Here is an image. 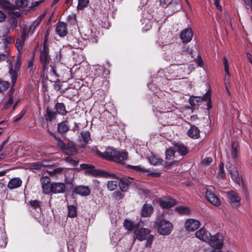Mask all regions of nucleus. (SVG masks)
Masks as SVG:
<instances>
[{
  "mask_svg": "<svg viewBox=\"0 0 252 252\" xmlns=\"http://www.w3.org/2000/svg\"><path fill=\"white\" fill-rule=\"evenodd\" d=\"M127 230L133 231L135 238L140 241L147 240L144 247L151 248L154 236L151 234L150 229L141 227L140 223L134 224L132 221L127 219Z\"/></svg>",
  "mask_w": 252,
  "mask_h": 252,
  "instance_id": "1",
  "label": "nucleus"
},
{
  "mask_svg": "<svg viewBox=\"0 0 252 252\" xmlns=\"http://www.w3.org/2000/svg\"><path fill=\"white\" fill-rule=\"evenodd\" d=\"M6 62L7 63L8 73L10 77L12 87L13 88L17 81L18 72L20 70L21 65V59L19 56L17 57L14 65L13 64L12 62L10 59H7Z\"/></svg>",
  "mask_w": 252,
  "mask_h": 252,
  "instance_id": "2",
  "label": "nucleus"
},
{
  "mask_svg": "<svg viewBox=\"0 0 252 252\" xmlns=\"http://www.w3.org/2000/svg\"><path fill=\"white\" fill-rule=\"evenodd\" d=\"M108 176L112 177L117 180L108 181L107 184V188L109 190L112 191L117 189L118 186L120 187V189L122 192L126 191V178L117 177L114 174H109L105 172Z\"/></svg>",
  "mask_w": 252,
  "mask_h": 252,
  "instance_id": "3",
  "label": "nucleus"
},
{
  "mask_svg": "<svg viewBox=\"0 0 252 252\" xmlns=\"http://www.w3.org/2000/svg\"><path fill=\"white\" fill-rule=\"evenodd\" d=\"M226 151L227 158L225 165L226 168L227 169L228 172L229 173L230 177L233 181L235 183L239 184L240 182V178L239 177L237 168L234 164L230 163L229 155L228 151Z\"/></svg>",
  "mask_w": 252,
  "mask_h": 252,
  "instance_id": "4",
  "label": "nucleus"
},
{
  "mask_svg": "<svg viewBox=\"0 0 252 252\" xmlns=\"http://www.w3.org/2000/svg\"><path fill=\"white\" fill-rule=\"evenodd\" d=\"M94 151L95 153L102 159H106L110 161L116 159L114 155L117 154L116 149L108 147L106 148L105 151L104 152H101L96 148H95Z\"/></svg>",
  "mask_w": 252,
  "mask_h": 252,
  "instance_id": "5",
  "label": "nucleus"
},
{
  "mask_svg": "<svg viewBox=\"0 0 252 252\" xmlns=\"http://www.w3.org/2000/svg\"><path fill=\"white\" fill-rule=\"evenodd\" d=\"M173 229V225L169 221L165 220H161L157 225V231L162 235H168Z\"/></svg>",
  "mask_w": 252,
  "mask_h": 252,
  "instance_id": "6",
  "label": "nucleus"
},
{
  "mask_svg": "<svg viewBox=\"0 0 252 252\" xmlns=\"http://www.w3.org/2000/svg\"><path fill=\"white\" fill-rule=\"evenodd\" d=\"M49 49L46 45V41H44L43 45V49L40 51V61L43 66L44 70L47 69V65L50 62V57L49 55Z\"/></svg>",
  "mask_w": 252,
  "mask_h": 252,
  "instance_id": "7",
  "label": "nucleus"
},
{
  "mask_svg": "<svg viewBox=\"0 0 252 252\" xmlns=\"http://www.w3.org/2000/svg\"><path fill=\"white\" fill-rule=\"evenodd\" d=\"M228 202L232 206L237 208L241 205V198L238 192L234 190H229L226 192Z\"/></svg>",
  "mask_w": 252,
  "mask_h": 252,
  "instance_id": "8",
  "label": "nucleus"
},
{
  "mask_svg": "<svg viewBox=\"0 0 252 252\" xmlns=\"http://www.w3.org/2000/svg\"><path fill=\"white\" fill-rule=\"evenodd\" d=\"M209 240L207 242H208L210 245L214 249H220L223 245V238L222 235L220 233H217L213 236L210 235Z\"/></svg>",
  "mask_w": 252,
  "mask_h": 252,
  "instance_id": "9",
  "label": "nucleus"
},
{
  "mask_svg": "<svg viewBox=\"0 0 252 252\" xmlns=\"http://www.w3.org/2000/svg\"><path fill=\"white\" fill-rule=\"evenodd\" d=\"M55 33L61 38H63L68 34L67 25L63 22L58 21L55 25Z\"/></svg>",
  "mask_w": 252,
  "mask_h": 252,
  "instance_id": "10",
  "label": "nucleus"
},
{
  "mask_svg": "<svg viewBox=\"0 0 252 252\" xmlns=\"http://www.w3.org/2000/svg\"><path fill=\"white\" fill-rule=\"evenodd\" d=\"M193 35L191 28H188L184 29L180 34V37L183 43H189L192 39Z\"/></svg>",
  "mask_w": 252,
  "mask_h": 252,
  "instance_id": "11",
  "label": "nucleus"
},
{
  "mask_svg": "<svg viewBox=\"0 0 252 252\" xmlns=\"http://www.w3.org/2000/svg\"><path fill=\"white\" fill-rule=\"evenodd\" d=\"M199 220L194 219H188L185 223V228L188 231H194L200 226Z\"/></svg>",
  "mask_w": 252,
  "mask_h": 252,
  "instance_id": "12",
  "label": "nucleus"
},
{
  "mask_svg": "<svg viewBox=\"0 0 252 252\" xmlns=\"http://www.w3.org/2000/svg\"><path fill=\"white\" fill-rule=\"evenodd\" d=\"M98 34L99 32L96 29H89L86 31L85 36L86 37V39L90 42L96 43L98 41Z\"/></svg>",
  "mask_w": 252,
  "mask_h": 252,
  "instance_id": "13",
  "label": "nucleus"
},
{
  "mask_svg": "<svg viewBox=\"0 0 252 252\" xmlns=\"http://www.w3.org/2000/svg\"><path fill=\"white\" fill-rule=\"evenodd\" d=\"M158 202L161 208L166 209H170L177 204L175 199L169 197L165 200L160 199L158 201Z\"/></svg>",
  "mask_w": 252,
  "mask_h": 252,
  "instance_id": "14",
  "label": "nucleus"
},
{
  "mask_svg": "<svg viewBox=\"0 0 252 252\" xmlns=\"http://www.w3.org/2000/svg\"><path fill=\"white\" fill-rule=\"evenodd\" d=\"M43 191L45 194L52 192V184L50 183V179L46 177H42L40 179Z\"/></svg>",
  "mask_w": 252,
  "mask_h": 252,
  "instance_id": "15",
  "label": "nucleus"
},
{
  "mask_svg": "<svg viewBox=\"0 0 252 252\" xmlns=\"http://www.w3.org/2000/svg\"><path fill=\"white\" fill-rule=\"evenodd\" d=\"M73 192L81 196H87L90 194L91 190L88 186L80 185L74 187Z\"/></svg>",
  "mask_w": 252,
  "mask_h": 252,
  "instance_id": "16",
  "label": "nucleus"
},
{
  "mask_svg": "<svg viewBox=\"0 0 252 252\" xmlns=\"http://www.w3.org/2000/svg\"><path fill=\"white\" fill-rule=\"evenodd\" d=\"M211 234L204 228L202 227L196 232L195 236L200 240L207 242L209 240Z\"/></svg>",
  "mask_w": 252,
  "mask_h": 252,
  "instance_id": "17",
  "label": "nucleus"
},
{
  "mask_svg": "<svg viewBox=\"0 0 252 252\" xmlns=\"http://www.w3.org/2000/svg\"><path fill=\"white\" fill-rule=\"evenodd\" d=\"M115 160H112L117 164L123 165L125 164V160H126V152L125 150H118L117 149V154H115Z\"/></svg>",
  "mask_w": 252,
  "mask_h": 252,
  "instance_id": "18",
  "label": "nucleus"
},
{
  "mask_svg": "<svg viewBox=\"0 0 252 252\" xmlns=\"http://www.w3.org/2000/svg\"><path fill=\"white\" fill-rule=\"evenodd\" d=\"M239 144L237 141H232L231 144L230 155L231 158L234 160V162H236L238 160L237 158L239 152Z\"/></svg>",
  "mask_w": 252,
  "mask_h": 252,
  "instance_id": "19",
  "label": "nucleus"
},
{
  "mask_svg": "<svg viewBox=\"0 0 252 252\" xmlns=\"http://www.w3.org/2000/svg\"><path fill=\"white\" fill-rule=\"evenodd\" d=\"M63 152L67 155H75L78 153V149L74 143L68 142L64 148Z\"/></svg>",
  "mask_w": 252,
  "mask_h": 252,
  "instance_id": "20",
  "label": "nucleus"
},
{
  "mask_svg": "<svg viewBox=\"0 0 252 252\" xmlns=\"http://www.w3.org/2000/svg\"><path fill=\"white\" fill-rule=\"evenodd\" d=\"M153 212V206L150 204L145 203L142 206L141 215L143 217H149Z\"/></svg>",
  "mask_w": 252,
  "mask_h": 252,
  "instance_id": "21",
  "label": "nucleus"
},
{
  "mask_svg": "<svg viewBox=\"0 0 252 252\" xmlns=\"http://www.w3.org/2000/svg\"><path fill=\"white\" fill-rule=\"evenodd\" d=\"M167 6L170 9L172 12L175 13L179 11L182 8V5L180 0H172L169 2Z\"/></svg>",
  "mask_w": 252,
  "mask_h": 252,
  "instance_id": "22",
  "label": "nucleus"
},
{
  "mask_svg": "<svg viewBox=\"0 0 252 252\" xmlns=\"http://www.w3.org/2000/svg\"><path fill=\"white\" fill-rule=\"evenodd\" d=\"M174 148L175 150L178 152L181 156H186L189 153V149L188 147L182 143L177 142L175 144Z\"/></svg>",
  "mask_w": 252,
  "mask_h": 252,
  "instance_id": "23",
  "label": "nucleus"
},
{
  "mask_svg": "<svg viewBox=\"0 0 252 252\" xmlns=\"http://www.w3.org/2000/svg\"><path fill=\"white\" fill-rule=\"evenodd\" d=\"M22 184V181L19 177L12 178L8 182L7 187L10 189H14L19 188Z\"/></svg>",
  "mask_w": 252,
  "mask_h": 252,
  "instance_id": "24",
  "label": "nucleus"
},
{
  "mask_svg": "<svg viewBox=\"0 0 252 252\" xmlns=\"http://www.w3.org/2000/svg\"><path fill=\"white\" fill-rule=\"evenodd\" d=\"M69 130L67 118L59 123L57 126V130L60 133H65Z\"/></svg>",
  "mask_w": 252,
  "mask_h": 252,
  "instance_id": "25",
  "label": "nucleus"
},
{
  "mask_svg": "<svg viewBox=\"0 0 252 252\" xmlns=\"http://www.w3.org/2000/svg\"><path fill=\"white\" fill-rule=\"evenodd\" d=\"M65 186L62 183H54L52 184V192L53 193H61L65 192Z\"/></svg>",
  "mask_w": 252,
  "mask_h": 252,
  "instance_id": "26",
  "label": "nucleus"
},
{
  "mask_svg": "<svg viewBox=\"0 0 252 252\" xmlns=\"http://www.w3.org/2000/svg\"><path fill=\"white\" fill-rule=\"evenodd\" d=\"M200 130L195 126H191L188 131V135L192 139H196L200 136Z\"/></svg>",
  "mask_w": 252,
  "mask_h": 252,
  "instance_id": "27",
  "label": "nucleus"
},
{
  "mask_svg": "<svg viewBox=\"0 0 252 252\" xmlns=\"http://www.w3.org/2000/svg\"><path fill=\"white\" fill-rule=\"evenodd\" d=\"M80 168L81 169L85 170L87 172H90L94 175H99L101 174V172H103L95 170L94 167L93 165L89 164H81Z\"/></svg>",
  "mask_w": 252,
  "mask_h": 252,
  "instance_id": "28",
  "label": "nucleus"
},
{
  "mask_svg": "<svg viewBox=\"0 0 252 252\" xmlns=\"http://www.w3.org/2000/svg\"><path fill=\"white\" fill-rule=\"evenodd\" d=\"M201 97V102L202 101L207 102V110H210L212 107V101H211V91L210 90L207 92Z\"/></svg>",
  "mask_w": 252,
  "mask_h": 252,
  "instance_id": "29",
  "label": "nucleus"
},
{
  "mask_svg": "<svg viewBox=\"0 0 252 252\" xmlns=\"http://www.w3.org/2000/svg\"><path fill=\"white\" fill-rule=\"evenodd\" d=\"M55 109H56V113L62 116H65L67 113L65 109V105L63 102H57L56 103Z\"/></svg>",
  "mask_w": 252,
  "mask_h": 252,
  "instance_id": "30",
  "label": "nucleus"
},
{
  "mask_svg": "<svg viewBox=\"0 0 252 252\" xmlns=\"http://www.w3.org/2000/svg\"><path fill=\"white\" fill-rule=\"evenodd\" d=\"M175 211L181 215L189 216L191 214L190 209L189 207L185 206H179L175 208Z\"/></svg>",
  "mask_w": 252,
  "mask_h": 252,
  "instance_id": "31",
  "label": "nucleus"
},
{
  "mask_svg": "<svg viewBox=\"0 0 252 252\" xmlns=\"http://www.w3.org/2000/svg\"><path fill=\"white\" fill-rule=\"evenodd\" d=\"M57 117L56 112L50 110L48 107L46 109V113L44 115V118L46 121L51 122L56 119Z\"/></svg>",
  "mask_w": 252,
  "mask_h": 252,
  "instance_id": "32",
  "label": "nucleus"
},
{
  "mask_svg": "<svg viewBox=\"0 0 252 252\" xmlns=\"http://www.w3.org/2000/svg\"><path fill=\"white\" fill-rule=\"evenodd\" d=\"M28 204L31 211L34 210H35L37 213H39V211H40V202L39 201L37 200H31L29 201Z\"/></svg>",
  "mask_w": 252,
  "mask_h": 252,
  "instance_id": "33",
  "label": "nucleus"
},
{
  "mask_svg": "<svg viewBox=\"0 0 252 252\" xmlns=\"http://www.w3.org/2000/svg\"><path fill=\"white\" fill-rule=\"evenodd\" d=\"M181 52L183 55L190 56L191 58L193 57L192 49V48H190L189 46L187 45V43H185L182 46L181 48Z\"/></svg>",
  "mask_w": 252,
  "mask_h": 252,
  "instance_id": "34",
  "label": "nucleus"
},
{
  "mask_svg": "<svg viewBox=\"0 0 252 252\" xmlns=\"http://www.w3.org/2000/svg\"><path fill=\"white\" fill-rule=\"evenodd\" d=\"M110 236L111 242L113 246L116 245L121 239V237L118 232H111Z\"/></svg>",
  "mask_w": 252,
  "mask_h": 252,
  "instance_id": "35",
  "label": "nucleus"
},
{
  "mask_svg": "<svg viewBox=\"0 0 252 252\" xmlns=\"http://www.w3.org/2000/svg\"><path fill=\"white\" fill-rule=\"evenodd\" d=\"M189 102L192 106H199L202 103L201 97L194 96H191Z\"/></svg>",
  "mask_w": 252,
  "mask_h": 252,
  "instance_id": "36",
  "label": "nucleus"
},
{
  "mask_svg": "<svg viewBox=\"0 0 252 252\" xmlns=\"http://www.w3.org/2000/svg\"><path fill=\"white\" fill-rule=\"evenodd\" d=\"M206 198L211 204L215 206H219L220 205V199L216 194H214V195L209 196Z\"/></svg>",
  "mask_w": 252,
  "mask_h": 252,
  "instance_id": "37",
  "label": "nucleus"
},
{
  "mask_svg": "<svg viewBox=\"0 0 252 252\" xmlns=\"http://www.w3.org/2000/svg\"><path fill=\"white\" fill-rule=\"evenodd\" d=\"M219 171L218 173V177L221 180L224 179L226 177V174L224 170V163L220 162L219 164Z\"/></svg>",
  "mask_w": 252,
  "mask_h": 252,
  "instance_id": "38",
  "label": "nucleus"
},
{
  "mask_svg": "<svg viewBox=\"0 0 252 252\" xmlns=\"http://www.w3.org/2000/svg\"><path fill=\"white\" fill-rule=\"evenodd\" d=\"M205 196L206 197H209V196L214 195L215 194V188L213 186L206 185L205 188Z\"/></svg>",
  "mask_w": 252,
  "mask_h": 252,
  "instance_id": "39",
  "label": "nucleus"
},
{
  "mask_svg": "<svg viewBox=\"0 0 252 252\" xmlns=\"http://www.w3.org/2000/svg\"><path fill=\"white\" fill-rule=\"evenodd\" d=\"M95 71L99 72L98 73V74H97V73H94V75L96 76V77L93 80V84L94 86H96V84L97 83H99L100 82H103V78L102 77H99L100 76V74L102 72V69L99 68L98 70L97 69H96Z\"/></svg>",
  "mask_w": 252,
  "mask_h": 252,
  "instance_id": "40",
  "label": "nucleus"
},
{
  "mask_svg": "<svg viewBox=\"0 0 252 252\" xmlns=\"http://www.w3.org/2000/svg\"><path fill=\"white\" fill-rule=\"evenodd\" d=\"M68 216L70 218H74L77 215L76 207L74 205H68Z\"/></svg>",
  "mask_w": 252,
  "mask_h": 252,
  "instance_id": "41",
  "label": "nucleus"
},
{
  "mask_svg": "<svg viewBox=\"0 0 252 252\" xmlns=\"http://www.w3.org/2000/svg\"><path fill=\"white\" fill-rule=\"evenodd\" d=\"M0 6L3 9L7 10L13 9V5L7 0H0Z\"/></svg>",
  "mask_w": 252,
  "mask_h": 252,
  "instance_id": "42",
  "label": "nucleus"
},
{
  "mask_svg": "<svg viewBox=\"0 0 252 252\" xmlns=\"http://www.w3.org/2000/svg\"><path fill=\"white\" fill-rule=\"evenodd\" d=\"M149 161L151 164L154 165H158L160 163L163 161L162 159L158 158L155 156H151L149 158Z\"/></svg>",
  "mask_w": 252,
  "mask_h": 252,
  "instance_id": "43",
  "label": "nucleus"
},
{
  "mask_svg": "<svg viewBox=\"0 0 252 252\" xmlns=\"http://www.w3.org/2000/svg\"><path fill=\"white\" fill-rule=\"evenodd\" d=\"M89 0H78L77 9L83 10L88 6Z\"/></svg>",
  "mask_w": 252,
  "mask_h": 252,
  "instance_id": "44",
  "label": "nucleus"
},
{
  "mask_svg": "<svg viewBox=\"0 0 252 252\" xmlns=\"http://www.w3.org/2000/svg\"><path fill=\"white\" fill-rule=\"evenodd\" d=\"M175 150L174 149H172L170 148L167 149L165 151V158L167 160L171 159L173 157H174V155L175 154Z\"/></svg>",
  "mask_w": 252,
  "mask_h": 252,
  "instance_id": "45",
  "label": "nucleus"
},
{
  "mask_svg": "<svg viewBox=\"0 0 252 252\" xmlns=\"http://www.w3.org/2000/svg\"><path fill=\"white\" fill-rule=\"evenodd\" d=\"M80 134L85 142L88 143L91 140L90 133L89 131H82Z\"/></svg>",
  "mask_w": 252,
  "mask_h": 252,
  "instance_id": "46",
  "label": "nucleus"
},
{
  "mask_svg": "<svg viewBox=\"0 0 252 252\" xmlns=\"http://www.w3.org/2000/svg\"><path fill=\"white\" fill-rule=\"evenodd\" d=\"M10 86V83L0 79V92H3L7 90Z\"/></svg>",
  "mask_w": 252,
  "mask_h": 252,
  "instance_id": "47",
  "label": "nucleus"
},
{
  "mask_svg": "<svg viewBox=\"0 0 252 252\" xmlns=\"http://www.w3.org/2000/svg\"><path fill=\"white\" fill-rule=\"evenodd\" d=\"M15 5L17 9L24 8L27 6L28 1L27 0H17L15 2Z\"/></svg>",
  "mask_w": 252,
  "mask_h": 252,
  "instance_id": "48",
  "label": "nucleus"
},
{
  "mask_svg": "<svg viewBox=\"0 0 252 252\" xmlns=\"http://www.w3.org/2000/svg\"><path fill=\"white\" fill-rule=\"evenodd\" d=\"M39 23L38 21H34L31 24L29 29L28 35H31L34 32Z\"/></svg>",
  "mask_w": 252,
  "mask_h": 252,
  "instance_id": "49",
  "label": "nucleus"
},
{
  "mask_svg": "<svg viewBox=\"0 0 252 252\" xmlns=\"http://www.w3.org/2000/svg\"><path fill=\"white\" fill-rule=\"evenodd\" d=\"M127 168L132 169L138 171L147 172L148 169L145 168L141 166H133L129 164H127Z\"/></svg>",
  "mask_w": 252,
  "mask_h": 252,
  "instance_id": "50",
  "label": "nucleus"
},
{
  "mask_svg": "<svg viewBox=\"0 0 252 252\" xmlns=\"http://www.w3.org/2000/svg\"><path fill=\"white\" fill-rule=\"evenodd\" d=\"M25 42L21 39L17 38L15 41V45L19 52L23 49V45Z\"/></svg>",
  "mask_w": 252,
  "mask_h": 252,
  "instance_id": "51",
  "label": "nucleus"
},
{
  "mask_svg": "<svg viewBox=\"0 0 252 252\" xmlns=\"http://www.w3.org/2000/svg\"><path fill=\"white\" fill-rule=\"evenodd\" d=\"M223 64L224 65V69L225 73L228 77L230 76V73L229 70L228 63L225 57H223Z\"/></svg>",
  "mask_w": 252,
  "mask_h": 252,
  "instance_id": "52",
  "label": "nucleus"
},
{
  "mask_svg": "<svg viewBox=\"0 0 252 252\" xmlns=\"http://www.w3.org/2000/svg\"><path fill=\"white\" fill-rule=\"evenodd\" d=\"M65 160L69 163H70L72 165L75 166L78 165V161L73 159L71 157L68 156L65 158Z\"/></svg>",
  "mask_w": 252,
  "mask_h": 252,
  "instance_id": "53",
  "label": "nucleus"
},
{
  "mask_svg": "<svg viewBox=\"0 0 252 252\" xmlns=\"http://www.w3.org/2000/svg\"><path fill=\"white\" fill-rule=\"evenodd\" d=\"M55 138L57 141L58 146L63 152L64 148H65L66 144H65L60 138L56 136H55Z\"/></svg>",
  "mask_w": 252,
  "mask_h": 252,
  "instance_id": "54",
  "label": "nucleus"
},
{
  "mask_svg": "<svg viewBox=\"0 0 252 252\" xmlns=\"http://www.w3.org/2000/svg\"><path fill=\"white\" fill-rule=\"evenodd\" d=\"M25 110H22L15 117L13 121L15 123H17L20 120H21L26 113Z\"/></svg>",
  "mask_w": 252,
  "mask_h": 252,
  "instance_id": "55",
  "label": "nucleus"
},
{
  "mask_svg": "<svg viewBox=\"0 0 252 252\" xmlns=\"http://www.w3.org/2000/svg\"><path fill=\"white\" fill-rule=\"evenodd\" d=\"M2 42H3V44L4 48L5 51L6 52V51H7V52H9V45L10 44V42L9 41V39L7 38H4V39H2Z\"/></svg>",
  "mask_w": 252,
  "mask_h": 252,
  "instance_id": "56",
  "label": "nucleus"
},
{
  "mask_svg": "<svg viewBox=\"0 0 252 252\" xmlns=\"http://www.w3.org/2000/svg\"><path fill=\"white\" fill-rule=\"evenodd\" d=\"M7 239L5 238V234H1V236L0 237V246L5 247L7 245Z\"/></svg>",
  "mask_w": 252,
  "mask_h": 252,
  "instance_id": "57",
  "label": "nucleus"
},
{
  "mask_svg": "<svg viewBox=\"0 0 252 252\" xmlns=\"http://www.w3.org/2000/svg\"><path fill=\"white\" fill-rule=\"evenodd\" d=\"M9 56V52L7 51H5V53L0 54V62L5 61Z\"/></svg>",
  "mask_w": 252,
  "mask_h": 252,
  "instance_id": "58",
  "label": "nucleus"
},
{
  "mask_svg": "<svg viewBox=\"0 0 252 252\" xmlns=\"http://www.w3.org/2000/svg\"><path fill=\"white\" fill-rule=\"evenodd\" d=\"M54 89L57 91H59L61 89L62 85L60 84V82L59 80L56 81L55 82V83L53 85Z\"/></svg>",
  "mask_w": 252,
  "mask_h": 252,
  "instance_id": "59",
  "label": "nucleus"
},
{
  "mask_svg": "<svg viewBox=\"0 0 252 252\" xmlns=\"http://www.w3.org/2000/svg\"><path fill=\"white\" fill-rule=\"evenodd\" d=\"M148 176H152L153 177H159L161 176V173L160 172H151L147 174Z\"/></svg>",
  "mask_w": 252,
  "mask_h": 252,
  "instance_id": "60",
  "label": "nucleus"
},
{
  "mask_svg": "<svg viewBox=\"0 0 252 252\" xmlns=\"http://www.w3.org/2000/svg\"><path fill=\"white\" fill-rule=\"evenodd\" d=\"M6 18V14L1 11H0V23L3 22Z\"/></svg>",
  "mask_w": 252,
  "mask_h": 252,
  "instance_id": "61",
  "label": "nucleus"
},
{
  "mask_svg": "<svg viewBox=\"0 0 252 252\" xmlns=\"http://www.w3.org/2000/svg\"><path fill=\"white\" fill-rule=\"evenodd\" d=\"M71 130L73 131H77L78 132L79 131L80 128H79V124L77 123L76 122H74V126Z\"/></svg>",
  "mask_w": 252,
  "mask_h": 252,
  "instance_id": "62",
  "label": "nucleus"
},
{
  "mask_svg": "<svg viewBox=\"0 0 252 252\" xmlns=\"http://www.w3.org/2000/svg\"><path fill=\"white\" fill-rule=\"evenodd\" d=\"M212 158L211 157H206L204 159V162L205 164L208 165L212 161Z\"/></svg>",
  "mask_w": 252,
  "mask_h": 252,
  "instance_id": "63",
  "label": "nucleus"
},
{
  "mask_svg": "<svg viewBox=\"0 0 252 252\" xmlns=\"http://www.w3.org/2000/svg\"><path fill=\"white\" fill-rule=\"evenodd\" d=\"M13 103V97L11 96L9 98L8 101L5 102L6 107H9Z\"/></svg>",
  "mask_w": 252,
  "mask_h": 252,
  "instance_id": "64",
  "label": "nucleus"
}]
</instances>
